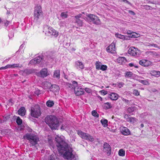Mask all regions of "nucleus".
Masks as SVG:
<instances>
[{"mask_svg":"<svg viewBox=\"0 0 160 160\" xmlns=\"http://www.w3.org/2000/svg\"><path fill=\"white\" fill-rule=\"evenodd\" d=\"M24 137L28 140L31 146H35L39 141V138L37 135L32 133H27Z\"/></svg>","mask_w":160,"mask_h":160,"instance_id":"3","label":"nucleus"},{"mask_svg":"<svg viewBox=\"0 0 160 160\" xmlns=\"http://www.w3.org/2000/svg\"><path fill=\"white\" fill-rule=\"evenodd\" d=\"M48 160H56L53 155H50L48 158Z\"/></svg>","mask_w":160,"mask_h":160,"instance_id":"47","label":"nucleus"},{"mask_svg":"<svg viewBox=\"0 0 160 160\" xmlns=\"http://www.w3.org/2000/svg\"><path fill=\"white\" fill-rule=\"evenodd\" d=\"M78 86V83L77 82L73 81L72 82V84L68 83L67 84L66 86L67 88H69L71 89H75L76 87Z\"/></svg>","mask_w":160,"mask_h":160,"instance_id":"16","label":"nucleus"},{"mask_svg":"<svg viewBox=\"0 0 160 160\" xmlns=\"http://www.w3.org/2000/svg\"><path fill=\"white\" fill-rule=\"evenodd\" d=\"M139 50L134 47H131L128 50L129 54L133 56H138L139 55Z\"/></svg>","mask_w":160,"mask_h":160,"instance_id":"8","label":"nucleus"},{"mask_svg":"<svg viewBox=\"0 0 160 160\" xmlns=\"http://www.w3.org/2000/svg\"><path fill=\"white\" fill-rule=\"evenodd\" d=\"M146 62V60L142 59L140 60L139 63L141 65L145 66Z\"/></svg>","mask_w":160,"mask_h":160,"instance_id":"40","label":"nucleus"},{"mask_svg":"<svg viewBox=\"0 0 160 160\" xmlns=\"http://www.w3.org/2000/svg\"><path fill=\"white\" fill-rule=\"evenodd\" d=\"M8 22L7 21H6V22H5L4 24L6 26H7L8 25Z\"/></svg>","mask_w":160,"mask_h":160,"instance_id":"60","label":"nucleus"},{"mask_svg":"<svg viewBox=\"0 0 160 160\" xmlns=\"http://www.w3.org/2000/svg\"><path fill=\"white\" fill-rule=\"evenodd\" d=\"M54 104V102L52 101L48 100L46 102V105L48 107H51L53 106Z\"/></svg>","mask_w":160,"mask_h":160,"instance_id":"29","label":"nucleus"},{"mask_svg":"<svg viewBox=\"0 0 160 160\" xmlns=\"http://www.w3.org/2000/svg\"><path fill=\"white\" fill-rule=\"evenodd\" d=\"M9 65H7L6 66L4 67H2L0 68V70H2V69H6L7 68H9Z\"/></svg>","mask_w":160,"mask_h":160,"instance_id":"51","label":"nucleus"},{"mask_svg":"<svg viewBox=\"0 0 160 160\" xmlns=\"http://www.w3.org/2000/svg\"><path fill=\"white\" fill-rule=\"evenodd\" d=\"M133 94L136 96H138L139 95V92L136 89L133 90Z\"/></svg>","mask_w":160,"mask_h":160,"instance_id":"41","label":"nucleus"},{"mask_svg":"<svg viewBox=\"0 0 160 160\" xmlns=\"http://www.w3.org/2000/svg\"><path fill=\"white\" fill-rule=\"evenodd\" d=\"M34 72L33 70L32 69H26L24 70H21L20 71V73L23 76H27L29 74Z\"/></svg>","mask_w":160,"mask_h":160,"instance_id":"12","label":"nucleus"},{"mask_svg":"<svg viewBox=\"0 0 160 160\" xmlns=\"http://www.w3.org/2000/svg\"><path fill=\"white\" fill-rule=\"evenodd\" d=\"M9 65H7L6 66L4 67H2L0 68V70H2V69H6L7 68H9Z\"/></svg>","mask_w":160,"mask_h":160,"instance_id":"50","label":"nucleus"},{"mask_svg":"<svg viewBox=\"0 0 160 160\" xmlns=\"http://www.w3.org/2000/svg\"><path fill=\"white\" fill-rule=\"evenodd\" d=\"M123 2L125 3H127L129 4H130V3L127 0H122Z\"/></svg>","mask_w":160,"mask_h":160,"instance_id":"55","label":"nucleus"},{"mask_svg":"<svg viewBox=\"0 0 160 160\" xmlns=\"http://www.w3.org/2000/svg\"><path fill=\"white\" fill-rule=\"evenodd\" d=\"M16 122L18 125H20L22 123V120L20 117H18L17 119Z\"/></svg>","mask_w":160,"mask_h":160,"instance_id":"35","label":"nucleus"},{"mask_svg":"<svg viewBox=\"0 0 160 160\" xmlns=\"http://www.w3.org/2000/svg\"><path fill=\"white\" fill-rule=\"evenodd\" d=\"M124 118H126L127 120L128 121V120L129 119V117L128 115L125 114L124 115Z\"/></svg>","mask_w":160,"mask_h":160,"instance_id":"54","label":"nucleus"},{"mask_svg":"<svg viewBox=\"0 0 160 160\" xmlns=\"http://www.w3.org/2000/svg\"><path fill=\"white\" fill-rule=\"evenodd\" d=\"M115 36L117 38L121 39L122 40H124L125 39L127 40L128 39V37H127L120 34L118 33H116L115 34Z\"/></svg>","mask_w":160,"mask_h":160,"instance_id":"22","label":"nucleus"},{"mask_svg":"<svg viewBox=\"0 0 160 160\" xmlns=\"http://www.w3.org/2000/svg\"><path fill=\"white\" fill-rule=\"evenodd\" d=\"M107 66L106 65H101L100 69L102 71H105L107 69Z\"/></svg>","mask_w":160,"mask_h":160,"instance_id":"44","label":"nucleus"},{"mask_svg":"<svg viewBox=\"0 0 160 160\" xmlns=\"http://www.w3.org/2000/svg\"><path fill=\"white\" fill-rule=\"evenodd\" d=\"M109 97L112 100H116L118 98V95L116 93H112L109 94Z\"/></svg>","mask_w":160,"mask_h":160,"instance_id":"19","label":"nucleus"},{"mask_svg":"<svg viewBox=\"0 0 160 160\" xmlns=\"http://www.w3.org/2000/svg\"><path fill=\"white\" fill-rule=\"evenodd\" d=\"M88 18L94 24L97 25H99L100 21L98 17L96 15L92 14H89L87 15Z\"/></svg>","mask_w":160,"mask_h":160,"instance_id":"7","label":"nucleus"},{"mask_svg":"<svg viewBox=\"0 0 160 160\" xmlns=\"http://www.w3.org/2000/svg\"><path fill=\"white\" fill-rule=\"evenodd\" d=\"M9 68H17V67H19L21 68L22 67V65H21L19 66V64H13L12 65H9Z\"/></svg>","mask_w":160,"mask_h":160,"instance_id":"30","label":"nucleus"},{"mask_svg":"<svg viewBox=\"0 0 160 160\" xmlns=\"http://www.w3.org/2000/svg\"><path fill=\"white\" fill-rule=\"evenodd\" d=\"M53 77L54 78H56L58 79L60 78V70H56L54 72Z\"/></svg>","mask_w":160,"mask_h":160,"instance_id":"25","label":"nucleus"},{"mask_svg":"<svg viewBox=\"0 0 160 160\" xmlns=\"http://www.w3.org/2000/svg\"><path fill=\"white\" fill-rule=\"evenodd\" d=\"M132 32L130 30H128L127 31V33L129 35H131L132 33Z\"/></svg>","mask_w":160,"mask_h":160,"instance_id":"56","label":"nucleus"},{"mask_svg":"<svg viewBox=\"0 0 160 160\" xmlns=\"http://www.w3.org/2000/svg\"><path fill=\"white\" fill-rule=\"evenodd\" d=\"M61 16L63 18H66L67 17L68 15L66 12H62L61 13Z\"/></svg>","mask_w":160,"mask_h":160,"instance_id":"43","label":"nucleus"},{"mask_svg":"<svg viewBox=\"0 0 160 160\" xmlns=\"http://www.w3.org/2000/svg\"><path fill=\"white\" fill-rule=\"evenodd\" d=\"M56 145L59 152L61 153H64V158L70 160H75L74 155L72 153V149L65 142L63 138L57 136L55 138Z\"/></svg>","mask_w":160,"mask_h":160,"instance_id":"1","label":"nucleus"},{"mask_svg":"<svg viewBox=\"0 0 160 160\" xmlns=\"http://www.w3.org/2000/svg\"><path fill=\"white\" fill-rule=\"evenodd\" d=\"M42 59V58L40 57H38L35 58V60L36 61V64L40 63Z\"/></svg>","mask_w":160,"mask_h":160,"instance_id":"38","label":"nucleus"},{"mask_svg":"<svg viewBox=\"0 0 160 160\" xmlns=\"http://www.w3.org/2000/svg\"><path fill=\"white\" fill-rule=\"evenodd\" d=\"M133 75V73L131 72H126L125 73V77L127 78H131Z\"/></svg>","mask_w":160,"mask_h":160,"instance_id":"28","label":"nucleus"},{"mask_svg":"<svg viewBox=\"0 0 160 160\" xmlns=\"http://www.w3.org/2000/svg\"><path fill=\"white\" fill-rule=\"evenodd\" d=\"M152 64V63L150 61L148 60H146V62H145V64L144 67H148V66L151 65Z\"/></svg>","mask_w":160,"mask_h":160,"instance_id":"42","label":"nucleus"},{"mask_svg":"<svg viewBox=\"0 0 160 160\" xmlns=\"http://www.w3.org/2000/svg\"><path fill=\"white\" fill-rule=\"evenodd\" d=\"M49 88L51 89L50 90L53 92H58L60 89L59 86L55 84L51 86Z\"/></svg>","mask_w":160,"mask_h":160,"instance_id":"17","label":"nucleus"},{"mask_svg":"<svg viewBox=\"0 0 160 160\" xmlns=\"http://www.w3.org/2000/svg\"><path fill=\"white\" fill-rule=\"evenodd\" d=\"M103 151L107 154L110 155L111 153V150L110 145L107 143H105L103 145Z\"/></svg>","mask_w":160,"mask_h":160,"instance_id":"9","label":"nucleus"},{"mask_svg":"<svg viewBox=\"0 0 160 160\" xmlns=\"http://www.w3.org/2000/svg\"><path fill=\"white\" fill-rule=\"evenodd\" d=\"M151 74L152 75L158 77L160 76V72L153 70L151 71Z\"/></svg>","mask_w":160,"mask_h":160,"instance_id":"27","label":"nucleus"},{"mask_svg":"<svg viewBox=\"0 0 160 160\" xmlns=\"http://www.w3.org/2000/svg\"><path fill=\"white\" fill-rule=\"evenodd\" d=\"M75 66L78 69H82L84 68V65L83 63L79 61H77L75 62Z\"/></svg>","mask_w":160,"mask_h":160,"instance_id":"13","label":"nucleus"},{"mask_svg":"<svg viewBox=\"0 0 160 160\" xmlns=\"http://www.w3.org/2000/svg\"><path fill=\"white\" fill-rule=\"evenodd\" d=\"M124 84V83H123L122 82H120L118 83V86L119 88H121V87H123Z\"/></svg>","mask_w":160,"mask_h":160,"instance_id":"52","label":"nucleus"},{"mask_svg":"<svg viewBox=\"0 0 160 160\" xmlns=\"http://www.w3.org/2000/svg\"><path fill=\"white\" fill-rule=\"evenodd\" d=\"M138 81L145 85H147L149 84L148 82L146 80H142L140 79H139L138 80Z\"/></svg>","mask_w":160,"mask_h":160,"instance_id":"33","label":"nucleus"},{"mask_svg":"<svg viewBox=\"0 0 160 160\" xmlns=\"http://www.w3.org/2000/svg\"><path fill=\"white\" fill-rule=\"evenodd\" d=\"M50 33V35H51L55 37H57L58 35V32L55 29L52 28V32Z\"/></svg>","mask_w":160,"mask_h":160,"instance_id":"23","label":"nucleus"},{"mask_svg":"<svg viewBox=\"0 0 160 160\" xmlns=\"http://www.w3.org/2000/svg\"><path fill=\"white\" fill-rule=\"evenodd\" d=\"M138 34H137L136 33L132 32L131 35H129L128 37L131 38H136L138 37Z\"/></svg>","mask_w":160,"mask_h":160,"instance_id":"37","label":"nucleus"},{"mask_svg":"<svg viewBox=\"0 0 160 160\" xmlns=\"http://www.w3.org/2000/svg\"><path fill=\"white\" fill-rule=\"evenodd\" d=\"M101 122L104 127H106L108 126L107 120L105 119H102L101 120Z\"/></svg>","mask_w":160,"mask_h":160,"instance_id":"24","label":"nucleus"},{"mask_svg":"<svg viewBox=\"0 0 160 160\" xmlns=\"http://www.w3.org/2000/svg\"><path fill=\"white\" fill-rule=\"evenodd\" d=\"M40 73L42 77L43 78L46 77L48 75L47 69L43 68L40 71Z\"/></svg>","mask_w":160,"mask_h":160,"instance_id":"20","label":"nucleus"},{"mask_svg":"<svg viewBox=\"0 0 160 160\" xmlns=\"http://www.w3.org/2000/svg\"><path fill=\"white\" fill-rule=\"evenodd\" d=\"M125 60V58L124 57H119L118 59V62L119 63L122 62Z\"/></svg>","mask_w":160,"mask_h":160,"instance_id":"36","label":"nucleus"},{"mask_svg":"<svg viewBox=\"0 0 160 160\" xmlns=\"http://www.w3.org/2000/svg\"><path fill=\"white\" fill-rule=\"evenodd\" d=\"M78 134L80 137L83 139L92 142L94 140V138L92 136L89 134L84 133L81 131H78Z\"/></svg>","mask_w":160,"mask_h":160,"instance_id":"6","label":"nucleus"},{"mask_svg":"<svg viewBox=\"0 0 160 160\" xmlns=\"http://www.w3.org/2000/svg\"><path fill=\"white\" fill-rule=\"evenodd\" d=\"M134 118L132 117H129L128 119V121L131 122L134 121Z\"/></svg>","mask_w":160,"mask_h":160,"instance_id":"49","label":"nucleus"},{"mask_svg":"<svg viewBox=\"0 0 160 160\" xmlns=\"http://www.w3.org/2000/svg\"><path fill=\"white\" fill-rule=\"evenodd\" d=\"M129 12L130 13H131L132 15H134L135 14L134 12H133L132 11H129Z\"/></svg>","mask_w":160,"mask_h":160,"instance_id":"61","label":"nucleus"},{"mask_svg":"<svg viewBox=\"0 0 160 160\" xmlns=\"http://www.w3.org/2000/svg\"><path fill=\"white\" fill-rule=\"evenodd\" d=\"M82 15V14H80L76 16H75L74 18H75V22L78 25V26H82L83 24V22L82 20L80 19L81 18Z\"/></svg>","mask_w":160,"mask_h":160,"instance_id":"10","label":"nucleus"},{"mask_svg":"<svg viewBox=\"0 0 160 160\" xmlns=\"http://www.w3.org/2000/svg\"><path fill=\"white\" fill-rule=\"evenodd\" d=\"M41 114L40 107L39 106H36L34 108H31V114L32 116L37 118L40 116Z\"/></svg>","mask_w":160,"mask_h":160,"instance_id":"5","label":"nucleus"},{"mask_svg":"<svg viewBox=\"0 0 160 160\" xmlns=\"http://www.w3.org/2000/svg\"><path fill=\"white\" fill-rule=\"evenodd\" d=\"M122 100L123 101H125V102H127L128 101V100H126V99H124V98H123L122 99Z\"/></svg>","mask_w":160,"mask_h":160,"instance_id":"63","label":"nucleus"},{"mask_svg":"<svg viewBox=\"0 0 160 160\" xmlns=\"http://www.w3.org/2000/svg\"><path fill=\"white\" fill-rule=\"evenodd\" d=\"M43 16V13L41 7L40 6H36L35 8L34 12L33 22L37 23L39 22L40 19Z\"/></svg>","mask_w":160,"mask_h":160,"instance_id":"4","label":"nucleus"},{"mask_svg":"<svg viewBox=\"0 0 160 160\" xmlns=\"http://www.w3.org/2000/svg\"><path fill=\"white\" fill-rule=\"evenodd\" d=\"M146 8H147V9H148V8H149L148 9H151V8H152L151 7L149 6H148V5H147L146 6Z\"/></svg>","mask_w":160,"mask_h":160,"instance_id":"62","label":"nucleus"},{"mask_svg":"<svg viewBox=\"0 0 160 160\" xmlns=\"http://www.w3.org/2000/svg\"><path fill=\"white\" fill-rule=\"evenodd\" d=\"M118 155L120 156H124L125 155V152L123 149H120L118 151Z\"/></svg>","mask_w":160,"mask_h":160,"instance_id":"32","label":"nucleus"},{"mask_svg":"<svg viewBox=\"0 0 160 160\" xmlns=\"http://www.w3.org/2000/svg\"><path fill=\"white\" fill-rule=\"evenodd\" d=\"M121 132L124 135H128L130 134L129 130L126 127H122L121 128Z\"/></svg>","mask_w":160,"mask_h":160,"instance_id":"15","label":"nucleus"},{"mask_svg":"<svg viewBox=\"0 0 160 160\" xmlns=\"http://www.w3.org/2000/svg\"><path fill=\"white\" fill-rule=\"evenodd\" d=\"M148 3H152V4H156L157 3V2H156V1H152V2H151V1H149L148 2Z\"/></svg>","mask_w":160,"mask_h":160,"instance_id":"53","label":"nucleus"},{"mask_svg":"<svg viewBox=\"0 0 160 160\" xmlns=\"http://www.w3.org/2000/svg\"><path fill=\"white\" fill-rule=\"evenodd\" d=\"M36 61H35V58H34L30 61L29 64H36Z\"/></svg>","mask_w":160,"mask_h":160,"instance_id":"46","label":"nucleus"},{"mask_svg":"<svg viewBox=\"0 0 160 160\" xmlns=\"http://www.w3.org/2000/svg\"><path fill=\"white\" fill-rule=\"evenodd\" d=\"M141 127L143 128L144 127V125L143 124H141L140 125Z\"/></svg>","mask_w":160,"mask_h":160,"instance_id":"64","label":"nucleus"},{"mask_svg":"<svg viewBox=\"0 0 160 160\" xmlns=\"http://www.w3.org/2000/svg\"><path fill=\"white\" fill-rule=\"evenodd\" d=\"M107 51L108 52L114 53L115 52V44L112 42L108 47L107 48Z\"/></svg>","mask_w":160,"mask_h":160,"instance_id":"11","label":"nucleus"},{"mask_svg":"<svg viewBox=\"0 0 160 160\" xmlns=\"http://www.w3.org/2000/svg\"><path fill=\"white\" fill-rule=\"evenodd\" d=\"M12 100H9V101L8 102V104H9L10 105H12L13 104V102H12Z\"/></svg>","mask_w":160,"mask_h":160,"instance_id":"57","label":"nucleus"},{"mask_svg":"<svg viewBox=\"0 0 160 160\" xmlns=\"http://www.w3.org/2000/svg\"><path fill=\"white\" fill-rule=\"evenodd\" d=\"M134 110V108L133 107H129L128 108L127 110V111L129 113H131L133 112Z\"/></svg>","mask_w":160,"mask_h":160,"instance_id":"45","label":"nucleus"},{"mask_svg":"<svg viewBox=\"0 0 160 160\" xmlns=\"http://www.w3.org/2000/svg\"><path fill=\"white\" fill-rule=\"evenodd\" d=\"M128 65L130 67H132V66H134V64L132 63H130L128 64Z\"/></svg>","mask_w":160,"mask_h":160,"instance_id":"59","label":"nucleus"},{"mask_svg":"<svg viewBox=\"0 0 160 160\" xmlns=\"http://www.w3.org/2000/svg\"><path fill=\"white\" fill-rule=\"evenodd\" d=\"M84 91L82 88H78L77 89L76 88L74 89V92L77 96H79L84 94Z\"/></svg>","mask_w":160,"mask_h":160,"instance_id":"18","label":"nucleus"},{"mask_svg":"<svg viewBox=\"0 0 160 160\" xmlns=\"http://www.w3.org/2000/svg\"><path fill=\"white\" fill-rule=\"evenodd\" d=\"M85 90L88 93H90L91 92V90L90 89L87 88H85Z\"/></svg>","mask_w":160,"mask_h":160,"instance_id":"48","label":"nucleus"},{"mask_svg":"<svg viewBox=\"0 0 160 160\" xmlns=\"http://www.w3.org/2000/svg\"><path fill=\"white\" fill-rule=\"evenodd\" d=\"M45 122L52 129H57L59 126V122L57 118L54 116H47L45 119Z\"/></svg>","mask_w":160,"mask_h":160,"instance_id":"2","label":"nucleus"},{"mask_svg":"<svg viewBox=\"0 0 160 160\" xmlns=\"http://www.w3.org/2000/svg\"><path fill=\"white\" fill-rule=\"evenodd\" d=\"M52 28H50L48 26L46 25L44 27L43 32L47 35L50 36L51 32H52Z\"/></svg>","mask_w":160,"mask_h":160,"instance_id":"14","label":"nucleus"},{"mask_svg":"<svg viewBox=\"0 0 160 160\" xmlns=\"http://www.w3.org/2000/svg\"><path fill=\"white\" fill-rule=\"evenodd\" d=\"M149 46H153L154 47H157V46H158V45L156 44H150Z\"/></svg>","mask_w":160,"mask_h":160,"instance_id":"58","label":"nucleus"},{"mask_svg":"<svg viewBox=\"0 0 160 160\" xmlns=\"http://www.w3.org/2000/svg\"><path fill=\"white\" fill-rule=\"evenodd\" d=\"M25 109L24 107H22L18 110V114L22 116H24L25 115Z\"/></svg>","mask_w":160,"mask_h":160,"instance_id":"21","label":"nucleus"},{"mask_svg":"<svg viewBox=\"0 0 160 160\" xmlns=\"http://www.w3.org/2000/svg\"><path fill=\"white\" fill-rule=\"evenodd\" d=\"M102 64L101 63L99 62H96V68L97 69H100L101 67V66Z\"/></svg>","mask_w":160,"mask_h":160,"instance_id":"39","label":"nucleus"},{"mask_svg":"<svg viewBox=\"0 0 160 160\" xmlns=\"http://www.w3.org/2000/svg\"><path fill=\"white\" fill-rule=\"evenodd\" d=\"M92 114L93 116H94V117H96L97 118H98L99 117V114L95 110H93L92 111Z\"/></svg>","mask_w":160,"mask_h":160,"instance_id":"34","label":"nucleus"},{"mask_svg":"<svg viewBox=\"0 0 160 160\" xmlns=\"http://www.w3.org/2000/svg\"><path fill=\"white\" fill-rule=\"evenodd\" d=\"M103 106L104 109H106L111 108L112 107V106L111 104L108 102L104 103Z\"/></svg>","mask_w":160,"mask_h":160,"instance_id":"26","label":"nucleus"},{"mask_svg":"<svg viewBox=\"0 0 160 160\" xmlns=\"http://www.w3.org/2000/svg\"><path fill=\"white\" fill-rule=\"evenodd\" d=\"M10 115H8L6 116H3V121H2L1 122H5L7 121V120H8L10 118Z\"/></svg>","mask_w":160,"mask_h":160,"instance_id":"31","label":"nucleus"}]
</instances>
